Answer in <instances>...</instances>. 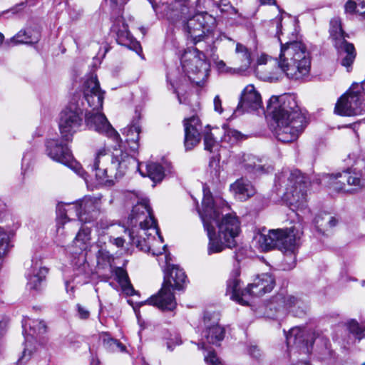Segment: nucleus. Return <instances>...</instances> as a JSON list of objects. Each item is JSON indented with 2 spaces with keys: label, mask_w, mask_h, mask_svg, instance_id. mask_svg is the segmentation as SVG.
<instances>
[{
  "label": "nucleus",
  "mask_w": 365,
  "mask_h": 365,
  "mask_svg": "<svg viewBox=\"0 0 365 365\" xmlns=\"http://www.w3.org/2000/svg\"><path fill=\"white\" fill-rule=\"evenodd\" d=\"M273 24H276V34L281 44L278 68L289 78L299 80L308 76L311 70V56L307 46L301 41L283 44L280 38L281 19H274Z\"/></svg>",
  "instance_id": "3"
},
{
  "label": "nucleus",
  "mask_w": 365,
  "mask_h": 365,
  "mask_svg": "<svg viewBox=\"0 0 365 365\" xmlns=\"http://www.w3.org/2000/svg\"><path fill=\"white\" fill-rule=\"evenodd\" d=\"M217 314H205L204 322L205 329L202 336L209 344H217L221 341L225 335V329L218 324Z\"/></svg>",
  "instance_id": "27"
},
{
  "label": "nucleus",
  "mask_w": 365,
  "mask_h": 365,
  "mask_svg": "<svg viewBox=\"0 0 365 365\" xmlns=\"http://www.w3.org/2000/svg\"><path fill=\"white\" fill-rule=\"evenodd\" d=\"M124 232L125 233H128V235H129V237H130L131 240H133L134 237L133 235V232H132L129 229H125L124 230Z\"/></svg>",
  "instance_id": "60"
},
{
  "label": "nucleus",
  "mask_w": 365,
  "mask_h": 365,
  "mask_svg": "<svg viewBox=\"0 0 365 365\" xmlns=\"http://www.w3.org/2000/svg\"><path fill=\"white\" fill-rule=\"evenodd\" d=\"M48 273V269L43 265L41 255L36 254L32 257L31 267L26 274L28 289L36 292L41 290Z\"/></svg>",
  "instance_id": "22"
},
{
  "label": "nucleus",
  "mask_w": 365,
  "mask_h": 365,
  "mask_svg": "<svg viewBox=\"0 0 365 365\" xmlns=\"http://www.w3.org/2000/svg\"><path fill=\"white\" fill-rule=\"evenodd\" d=\"M329 186L336 191H349L346 189V182L348 185L353 186V190H357L365 185V180L362 178L361 172L354 170H344L342 173L327 175L325 177Z\"/></svg>",
  "instance_id": "20"
},
{
  "label": "nucleus",
  "mask_w": 365,
  "mask_h": 365,
  "mask_svg": "<svg viewBox=\"0 0 365 365\" xmlns=\"http://www.w3.org/2000/svg\"><path fill=\"white\" fill-rule=\"evenodd\" d=\"M66 211V219L68 222L77 219L81 222L87 223L88 220L90 219L88 217L86 218L85 215L82 214L79 200L76 203L67 205Z\"/></svg>",
  "instance_id": "38"
},
{
  "label": "nucleus",
  "mask_w": 365,
  "mask_h": 365,
  "mask_svg": "<svg viewBox=\"0 0 365 365\" xmlns=\"http://www.w3.org/2000/svg\"><path fill=\"white\" fill-rule=\"evenodd\" d=\"M104 91L96 76L91 75L83 83V98L91 110H86L85 121L90 130L106 137L114 143V148L119 147L121 138L106 116L101 112L104 100Z\"/></svg>",
  "instance_id": "2"
},
{
  "label": "nucleus",
  "mask_w": 365,
  "mask_h": 365,
  "mask_svg": "<svg viewBox=\"0 0 365 365\" xmlns=\"http://www.w3.org/2000/svg\"><path fill=\"white\" fill-rule=\"evenodd\" d=\"M315 340V332L304 327H293L286 334L287 346H296L304 354L311 351Z\"/></svg>",
  "instance_id": "21"
},
{
  "label": "nucleus",
  "mask_w": 365,
  "mask_h": 365,
  "mask_svg": "<svg viewBox=\"0 0 365 365\" xmlns=\"http://www.w3.org/2000/svg\"><path fill=\"white\" fill-rule=\"evenodd\" d=\"M309 185V178L298 170L283 171L275 182L277 195L292 210L303 212L309 211L307 197Z\"/></svg>",
  "instance_id": "4"
},
{
  "label": "nucleus",
  "mask_w": 365,
  "mask_h": 365,
  "mask_svg": "<svg viewBox=\"0 0 365 365\" xmlns=\"http://www.w3.org/2000/svg\"><path fill=\"white\" fill-rule=\"evenodd\" d=\"M28 155H29L28 153H25L24 155V156H23V158H22V169H24L25 166L26 167V168L29 167L30 158H27Z\"/></svg>",
  "instance_id": "57"
},
{
  "label": "nucleus",
  "mask_w": 365,
  "mask_h": 365,
  "mask_svg": "<svg viewBox=\"0 0 365 365\" xmlns=\"http://www.w3.org/2000/svg\"><path fill=\"white\" fill-rule=\"evenodd\" d=\"M73 270L76 277L80 278L78 283L84 284L88 282L92 272L84 253H81L74 262Z\"/></svg>",
  "instance_id": "32"
},
{
  "label": "nucleus",
  "mask_w": 365,
  "mask_h": 365,
  "mask_svg": "<svg viewBox=\"0 0 365 365\" xmlns=\"http://www.w3.org/2000/svg\"><path fill=\"white\" fill-rule=\"evenodd\" d=\"M215 67L217 71L220 73H224L227 71V68L226 67L225 63L222 60H217L215 62Z\"/></svg>",
  "instance_id": "51"
},
{
  "label": "nucleus",
  "mask_w": 365,
  "mask_h": 365,
  "mask_svg": "<svg viewBox=\"0 0 365 365\" xmlns=\"http://www.w3.org/2000/svg\"><path fill=\"white\" fill-rule=\"evenodd\" d=\"M249 354L255 359H259L261 356L260 350L257 346H251L249 349Z\"/></svg>",
  "instance_id": "52"
},
{
  "label": "nucleus",
  "mask_w": 365,
  "mask_h": 365,
  "mask_svg": "<svg viewBox=\"0 0 365 365\" xmlns=\"http://www.w3.org/2000/svg\"><path fill=\"white\" fill-rule=\"evenodd\" d=\"M79 203L82 214L85 215L86 218H90L87 222H91L98 217L101 205V196H85L83 199L79 200Z\"/></svg>",
  "instance_id": "30"
},
{
  "label": "nucleus",
  "mask_w": 365,
  "mask_h": 365,
  "mask_svg": "<svg viewBox=\"0 0 365 365\" xmlns=\"http://www.w3.org/2000/svg\"><path fill=\"white\" fill-rule=\"evenodd\" d=\"M271 59V57H269L267 54L262 53L257 58V65L266 64L267 61Z\"/></svg>",
  "instance_id": "53"
},
{
  "label": "nucleus",
  "mask_w": 365,
  "mask_h": 365,
  "mask_svg": "<svg viewBox=\"0 0 365 365\" xmlns=\"http://www.w3.org/2000/svg\"><path fill=\"white\" fill-rule=\"evenodd\" d=\"M338 220L327 213H322L314 218V223L319 231L324 232L336 225Z\"/></svg>",
  "instance_id": "36"
},
{
  "label": "nucleus",
  "mask_w": 365,
  "mask_h": 365,
  "mask_svg": "<svg viewBox=\"0 0 365 365\" xmlns=\"http://www.w3.org/2000/svg\"><path fill=\"white\" fill-rule=\"evenodd\" d=\"M138 248L145 252L152 251L153 255H161L167 247L164 245L161 250L156 252L154 243H162L163 237L160 234L157 221L154 217L149 200L138 195Z\"/></svg>",
  "instance_id": "6"
},
{
  "label": "nucleus",
  "mask_w": 365,
  "mask_h": 365,
  "mask_svg": "<svg viewBox=\"0 0 365 365\" xmlns=\"http://www.w3.org/2000/svg\"><path fill=\"white\" fill-rule=\"evenodd\" d=\"M235 61L239 65V69L241 71L247 70L252 61L250 51L245 46L240 43H236Z\"/></svg>",
  "instance_id": "33"
},
{
  "label": "nucleus",
  "mask_w": 365,
  "mask_h": 365,
  "mask_svg": "<svg viewBox=\"0 0 365 365\" xmlns=\"http://www.w3.org/2000/svg\"><path fill=\"white\" fill-rule=\"evenodd\" d=\"M142 163H138V173L143 177L148 176L154 183L160 182L167 175L174 173L172 163L167 159L160 163H150L145 165V173L142 170Z\"/></svg>",
  "instance_id": "24"
},
{
  "label": "nucleus",
  "mask_w": 365,
  "mask_h": 365,
  "mask_svg": "<svg viewBox=\"0 0 365 365\" xmlns=\"http://www.w3.org/2000/svg\"><path fill=\"white\" fill-rule=\"evenodd\" d=\"M85 110L83 100L79 96H74L60 112L58 126L61 138L63 141L71 142L73 135L81 130Z\"/></svg>",
  "instance_id": "12"
},
{
  "label": "nucleus",
  "mask_w": 365,
  "mask_h": 365,
  "mask_svg": "<svg viewBox=\"0 0 365 365\" xmlns=\"http://www.w3.org/2000/svg\"><path fill=\"white\" fill-rule=\"evenodd\" d=\"M66 208L67 205H58L56 212L58 215V217L62 220V224L63 225L66 222Z\"/></svg>",
  "instance_id": "50"
},
{
  "label": "nucleus",
  "mask_w": 365,
  "mask_h": 365,
  "mask_svg": "<svg viewBox=\"0 0 365 365\" xmlns=\"http://www.w3.org/2000/svg\"><path fill=\"white\" fill-rule=\"evenodd\" d=\"M14 235V230L10 229L9 226L6 227H0V259L9 252L11 247V238Z\"/></svg>",
  "instance_id": "35"
},
{
  "label": "nucleus",
  "mask_w": 365,
  "mask_h": 365,
  "mask_svg": "<svg viewBox=\"0 0 365 365\" xmlns=\"http://www.w3.org/2000/svg\"><path fill=\"white\" fill-rule=\"evenodd\" d=\"M40 39V34L37 31L31 29L21 30L16 36L11 38L14 44L26 43L32 44L37 43Z\"/></svg>",
  "instance_id": "34"
},
{
  "label": "nucleus",
  "mask_w": 365,
  "mask_h": 365,
  "mask_svg": "<svg viewBox=\"0 0 365 365\" xmlns=\"http://www.w3.org/2000/svg\"><path fill=\"white\" fill-rule=\"evenodd\" d=\"M299 237L296 236L294 227L289 229L269 230L267 233H261L257 242L264 251L277 248L284 254V262L289 268L296 264V250L299 246Z\"/></svg>",
  "instance_id": "10"
},
{
  "label": "nucleus",
  "mask_w": 365,
  "mask_h": 365,
  "mask_svg": "<svg viewBox=\"0 0 365 365\" xmlns=\"http://www.w3.org/2000/svg\"><path fill=\"white\" fill-rule=\"evenodd\" d=\"M76 309L78 312V317L81 319H87L90 317V312L88 309L82 306L80 304H76Z\"/></svg>",
  "instance_id": "49"
},
{
  "label": "nucleus",
  "mask_w": 365,
  "mask_h": 365,
  "mask_svg": "<svg viewBox=\"0 0 365 365\" xmlns=\"http://www.w3.org/2000/svg\"><path fill=\"white\" fill-rule=\"evenodd\" d=\"M262 108V101L260 93L252 84L247 86L242 92L236 113L242 111L252 112Z\"/></svg>",
  "instance_id": "26"
},
{
  "label": "nucleus",
  "mask_w": 365,
  "mask_h": 365,
  "mask_svg": "<svg viewBox=\"0 0 365 365\" xmlns=\"http://www.w3.org/2000/svg\"><path fill=\"white\" fill-rule=\"evenodd\" d=\"M123 135L125 137V141L130 148L135 149V146L131 145L137 144V120L135 118L123 128Z\"/></svg>",
  "instance_id": "40"
},
{
  "label": "nucleus",
  "mask_w": 365,
  "mask_h": 365,
  "mask_svg": "<svg viewBox=\"0 0 365 365\" xmlns=\"http://www.w3.org/2000/svg\"><path fill=\"white\" fill-rule=\"evenodd\" d=\"M5 205L0 201V222L6 218L10 217V215L4 212Z\"/></svg>",
  "instance_id": "55"
},
{
  "label": "nucleus",
  "mask_w": 365,
  "mask_h": 365,
  "mask_svg": "<svg viewBox=\"0 0 365 365\" xmlns=\"http://www.w3.org/2000/svg\"><path fill=\"white\" fill-rule=\"evenodd\" d=\"M210 198L212 212L211 225L218 228V237L223 239L229 248L236 245L235 238L240 231V221L235 213L230 212V206L220 197L213 198L207 187L203 186V199ZM203 210V208L201 211Z\"/></svg>",
  "instance_id": "5"
},
{
  "label": "nucleus",
  "mask_w": 365,
  "mask_h": 365,
  "mask_svg": "<svg viewBox=\"0 0 365 365\" xmlns=\"http://www.w3.org/2000/svg\"><path fill=\"white\" fill-rule=\"evenodd\" d=\"M110 242L118 247H121L123 246L125 240L122 237H116L110 240Z\"/></svg>",
  "instance_id": "56"
},
{
  "label": "nucleus",
  "mask_w": 365,
  "mask_h": 365,
  "mask_svg": "<svg viewBox=\"0 0 365 365\" xmlns=\"http://www.w3.org/2000/svg\"><path fill=\"white\" fill-rule=\"evenodd\" d=\"M293 365H310L309 363L308 362H304V361H299Z\"/></svg>",
  "instance_id": "64"
},
{
  "label": "nucleus",
  "mask_w": 365,
  "mask_h": 365,
  "mask_svg": "<svg viewBox=\"0 0 365 365\" xmlns=\"http://www.w3.org/2000/svg\"><path fill=\"white\" fill-rule=\"evenodd\" d=\"M243 138L244 135L236 130L229 128L225 130L223 140L230 144H234Z\"/></svg>",
  "instance_id": "45"
},
{
  "label": "nucleus",
  "mask_w": 365,
  "mask_h": 365,
  "mask_svg": "<svg viewBox=\"0 0 365 365\" xmlns=\"http://www.w3.org/2000/svg\"><path fill=\"white\" fill-rule=\"evenodd\" d=\"M243 167L247 173H253L255 174L263 172L264 168L260 163V160L255 156L247 155L243 160Z\"/></svg>",
  "instance_id": "41"
},
{
  "label": "nucleus",
  "mask_w": 365,
  "mask_h": 365,
  "mask_svg": "<svg viewBox=\"0 0 365 365\" xmlns=\"http://www.w3.org/2000/svg\"><path fill=\"white\" fill-rule=\"evenodd\" d=\"M329 33L334 45L338 41H346V37L347 35L344 32L341 20L338 18H334L331 20Z\"/></svg>",
  "instance_id": "37"
},
{
  "label": "nucleus",
  "mask_w": 365,
  "mask_h": 365,
  "mask_svg": "<svg viewBox=\"0 0 365 365\" xmlns=\"http://www.w3.org/2000/svg\"><path fill=\"white\" fill-rule=\"evenodd\" d=\"M138 56H140V58L143 59V60H145V57L142 54V48L140 46V45L138 43Z\"/></svg>",
  "instance_id": "61"
},
{
  "label": "nucleus",
  "mask_w": 365,
  "mask_h": 365,
  "mask_svg": "<svg viewBox=\"0 0 365 365\" xmlns=\"http://www.w3.org/2000/svg\"><path fill=\"white\" fill-rule=\"evenodd\" d=\"M230 190L240 201H245L256 193V189L252 182L243 178L232 183L230 185Z\"/></svg>",
  "instance_id": "31"
},
{
  "label": "nucleus",
  "mask_w": 365,
  "mask_h": 365,
  "mask_svg": "<svg viewBox=\"0 0 365 365\" xmlns=\"http://www.w3.org/2000/svg\"><path fill=\"white\" fill-rule=\"evenodd\" d=\"M120 14H112L111 19L113 20V24L111 26V31L116 35L117 42L130 50L137 51V41L130 34L128 29V25L125 24Z\"/></svg>",
  "instance_id": "25"
},
{
  "label": "nucleus",
  "mask_w": 365,
  "mask_h": 365,
  "mask_svg": "<svg viewBox=\"0 0 365 365\" xmlns=\"http://www.w3.org/2000/svg\"><path fill=\"white\" fill-rule=\"evenodd\" d=\"M128 302L132 306L134 312L137 314V305H134V304L130 299L128 300Z\"/></svg>",
  "instance_id": "63"
},
{
  "label": "nucleus",
  "mask_w": 365,
  "mask_h": 365,
  "mask_svg": "<svg viewBox=\"0 0 365 365\" xmlns=\"http://www.w3.org/2000/svg\"><path fill=\"white\" fill-rule=\"evenodd\" d=\"M106 3L109 4L112 13L114 14H120L122 12L123 6L125 4V0H106Z\"/></svg>",
  "instance_id": "46"
},
{
  "label": "nucleus",
  "mask_w": 365,
  "mask_h": 365,
  "mask_svg": "<svg viewBox=\"0 0 365 365\" xmlns=\"http://www.w3.org/2000/svg\"><path fill=\"white\" fill-rule=\"evenodd\" d=\"M274 301L277 304L279 309H284L294 314L303 312V302L300 299L293 295L279 293L274 297Z\"/></svg>",
  "instance_id": "29"
},
{
  "label": "nucleus",
  "mask_w": 365,
  "mask_h": 365,
  "mask_svg": "<svg viewBox=\"0 0 365 365\" xmlns=\"http://www.w3.org/2000/svg\"><path fill=\"white\" fill-rule=\"evenodd\" d=\"M334 112L340 115L354 116L365 113V80L354 83L338 100Z\"/></svg>",
  "instance_id": "14"
},
{
  "label": "nucleus",
  "mask_w": 365,
  "mask_h": 365,
  "mask_svg": "<svg viewBox=\"0 0 365 365\" xmlns=\"http://www.w3.org/2000/svg\"><path fill=\"white\" fill-rule=\"evenodd\" d=\"M239 272L237 271L235 276L228 279L227 283L226 294L230 298L242 305H247L251 297H261L270 292L275 284L272 274L268 273L257 276L253 282L246 289L241 288V280L238 278Z\"/></svg>",
  "instance_id": "11"
},
{
  "label": "nucleus",
  "mask_w": 365,
  "mask_h": 365,
  "mask_svg": "<svg viewBox=\"0 0 365 365\" xmlns=\"http://www.w3.org/2000/svg\"><path fill=\"white\" fill-rule=\"evenodd\" d=\"M157 14L167 16L168 19L174 20L181 14L188 11L187 0H148Z\"/></svg>",
  "instance_id": "23"
},
{
  "label": "nucleus",
  "mask_w": 365,
  "mask_h": 365,
  "mask_svg": "<svg viewBox=\"0 0 365 365\" xmlns=\"http://www.w3.org/2000/svg\"><path fill=\"white\" fill-rule=\"evenodd\" d=\"M266 112L275 122L274 135L282 143L296 140L307 125L306 118L292 96H272Z\"/></svg>",
  "instance_id": "1"
},
{
  "label": "nucleus",
  "mask_w": 365,
  "mask_h": 365,
  "mask_svg": "<svg viewBox=\"0 0 365 365\" xmlns=\"http://www.w3.org/2000/svg\"><path fill=\"white\" fill-rule=\"evenodd\" d=\"M60 223H61L60 220H58V223H57V232L58 233H60L63 230V227H61Z\"/></svg>",
  "instance_id": "62"
},
{
  "label": "nucleus",
  "mask_w": 365,
  "mask_h": 365,
  "mask_svg": "<svg viewBox=\"0 0 365 365\" xmlns=\"http://www.w3.org/2000/svg\"><path fill=\"white\" fill-rule=\"evenodd\" d=\"M67 143L62 139L60 140L58 138L47 139L45 142L46 154L53 160L71 168L85 181H87V172L74 160Z\"/></svg>",
  "instance_id": "16"
},
{
  "label": "nucleus",
  "mask_w": 365,
  "mask_h": 365,
  "mask_svg": "<svg viewBox=\"0 0 365 365\" xmlns=\"http://www.w3.org/2000/svg\"><path fill=\"white\" fill-rule=\"evenodd\" d=\"M347 327L349 331L354 334L359 340L365 337V327L363 325L359 324L355 319H351L349 321Z\"/></svg>",
  "instance_id": "44"
},
{
  "label": "nucleus",
  "mask_w": 365,
  "mask_h": 365,
  "mask_svg": "<svg viewBox=\"0 0 365 365\" xmlns=\"http://www.w3.org/2000/svg\"><path fill=\"white\" fill-rule=\"evenodd\" d=\"M97 267L99 269H106L109 268L111 275H103L104 281H108L112 276L115 277L123 292L126 295H133L135 290L130 283L128 276L125 269L120 267L114 266L115 257L106 250L101 249L96 255Z\"/></svg>",
  "instance_id": "17"
},
{
  "label": "nucleus",
  "mask_w": 365,
  "mask_h": 365,
  "mask_svg": "<svg viewBox=\"0 0 365 365\" xmlns=\"http://www.w3.org/2000/svg\"><path fill=\"white\" fill-rule=\"evenodd\" d=\"M175 24H181L187 38L195 43L205 41L206 43H213V38L210 34L214 32L217 22L216 19L207 12H198L191 16L190 8L187 14H181L173 20Z\"/></svg>",
  "instance_id": "8"
},
{
  "label": "nucleus",
  "mask_w": 365,
  "mask_h": 365,
  "mask_svg": "<svg viewBox=\"0 0 365 365\" xmlns=\"http://www.w3.org/2000/svg\"><path fill=\"white\" fill-rule=\"evenodd\" d=\"M170 86L173 88V91L176 93L179 103L186 104L188 103L187 97L182 93V89L180 87H175L173 82H170Z\"/></svg>",
  "instance_id": "48"
},
{
  "label": "nucleus",
  "mask_w": 365,
  "mask_h": 365,
  "mask_svg": "<svg viewBox=\"0 0 365 365\" xmlns=\"http://www.w3.org/2000/svg\"><path fill=\"white\" fill-rule=\"evenodd\" d=\"M91 234V228L86 226H82L76 234L73 242L82 251L86 250L90 245Z\"/></svg>",
  "instance_id": "39"
},
{
  "label": "nucleus",
  "mask_w": 365,
  "mask_h": 365,
  "mask_svg": "<svg viewBox=\"0 0 365 365\" xmlns=\"http://www.w3.org/2000/svg\"><path fill=\"white\" fill-rule=\"evenodd\" d=\"M262 4H274L275 0H259Z\"/></svg>",
  "instance_id": "59"
},
{
  "label": "nucleus",
  "mask_w": 365,
  "mask_h": 365,
  "mask_svg": "<svg viewBox=\"0 0 365 365\" xmlns=\"http://www.w3.org/2000/svg\"><path fill=\"white\" fill-rule=\"evenodd\" d=\"M205 361L207 365H222L215 351L211 350H208L207 354H205Z\"/></svg>",
  "instance_id": "47"
},
{
  "label": "nucleus",
  "mask_w": 365,
  "mask_h": 365,
  "mask_svg": "<svg viewBox=\"0 0 365 365\" xmlns=\"http://www.w3.org/2000/svg\"><path fill=\"white\" fill-rule=\"evenodd\" d=\"M214 108L215 110L218 113H222V101L219 97V96H216L214 98Z\"/></svg>",
  "instance_id": "54"
},
{
  "label": "nucleus",
  "mask_w": 365,
  "mask_h": 365,
  "mask_svg": "<svg viewBox=\"0 0 365 365\" xmlns=\"http://www.w3.org/2000/svg\"><path fill=\"white\" fill-rule=\"evenodd\" d=\"M103 345L104 348L110 352H124L125 351V346L118 339L110 337L108 334L103 336Z\"/></svg>",
  "instance_id": "42"
},
{
  "label": "nucleus",
  "mask_w": 365,
  "mask_h": 365,
  "mask_svg": "<svg viewBox=\"0 0 365 365\" xmlns=\"http://www.w3.org/2000/svg\"><path fill=\"white\" fill-rule=\"evenodd\" d=\"M69 15L71 16V17L73 19H78L81 15V11H78V13H76L75 15H73L71 11H69Z\"/></svg>",
  "instance_id": "58"
},
{
  "label": "nucleus",
  "mask_w": 365,
  "mask_h": 365,
  "mask_svg": "<svg viewBox=\"0 0 365 365\" xmlns=\"http://www.w3.org/2000/svg\"><path fill=\"white\" fill-rule=\"evenodd\" d=\"M108 151L106 148L100 149L93 160L92 164L88 165L90 170L95 173L98 180L106 185H113L115 180L123 177L128 166L133 163L135 159L130 156L126 152L119 151V154H114L111 159V166L108 169L105 168L104 158L107 155Z\"/></svg>",
  "instance_id": "9"
},
{
  "label": "nucleus",
  "mask_w": 365,
  "mask_h": 365,
  "mask_svg": "<svg viewBox=\"0 0 365 365\" xmlns=\"http://www.w3.org/2000/svg\"><path fill=\"white\" fill-rule=\"evenodd\" d=\"M181 65L188 79L198 86L204 84L209 76L210 65L203 51L188 48L181 57Z\"/></svg>",
  "instance_id": "13"
},
{
  "label": "nucleus",
  "mask_w": 365,
  "mask_h": 365,
  "mask_svg": "<svg viewBox=\"0 0 365 365\" xmlns=\"http://www.w3.org/2000/svg\"><path fill=\"white\" fill-rule=\"evenodd\" d=\"M210 198H205L203 202V210L199 212L204 228L207 231L209 239L207 245V254L209 255L220 253L222 252L225 247H228L225 240L220 239L218 234H216L215 226L211 225V219L212 217V212H214V210L210 207Z\"/></svg>",
  "instance_id": "18"
},
{
  "label": "nucleus",
  "mask_w": 365,
  "mask_h": 365,
  "mask_svg": "<svg viewBox=\"0 0 365 365\" xmlns=\"http://www.w3.org/2000/svg\"><path fill=\"white\" fill-rule=\"evenodd\" d=\"M338 53V61L340 64L350 71L356 58V51L354 45L348 41H338L334 45Z\"/></svg>",
  "instance_id": "28"
},
{
  "label": "nucleus",
  "mask_w": 365,
  "mask_h": 365,
  "mask_svg": "<svg viewBox=\"0 0 365 365\" xmlns=\"http://www.w3.org/2000/svg\"><path fill=\"white\" fill-rule=\"evenodd\" d=\"M22 327L25 344L19 361L26 362L31 357L34 349V344L36 341L37 336L46 331V326L43 321L26 318L22 321Z\"/></svg>",
  "instance_id": "19"
},
{
  "label": "nucleus",
  "mask_w": 365,
  "mask_h": 365,
  "mask_svg": "<svg viewBox=\"0 0 365 365\" xmlns=\"http://www.w3.org/2000/svg\"><path fill=\"white\" fill-rule=\"evenodd\" d=\"M185 147L186 150L192 149L200 143L201 133L204 135L205 149L210 153L214 152L218 146L217 140L213 138L209 125L202 131V125L199 118L193 115L185 119Z\"/></svg>",
  "instance_id": "15"
},
{
  "label": "nucleus",
  "mask_w": 365,
  "mask_h": 365,
  "mask_svg": "<svg viewBox=\"0 0 365 365\" xmlns=\"http://www.w3.org/2000/svg\"><path fill=\"white\" fill-rule=\"evenodd\" d=\"M345 12L365 17V0H349L344 5Z\"/></svg>",
  "instance_id": "43"
},
{
  "label": "nucleus",
  "mask_w": 365,
  "mask_h": 365,
  "mask_svg": "<svg viewBox=\"0 0 365 365\" xmlns=\"http://www.w3.org/2000/svg\"><path fill=\"white\" fill-rule=\"evenodd\" d=\"M169 256L165 255L166 268L163 269L164 280L161 289L156 295L152 296L149 304L162 310L173 311L177 305L173 291L181 289L186 282V275L182 269L168 262Z\"/></svg>",
  "instance_id": "7"
}]
</instances>
